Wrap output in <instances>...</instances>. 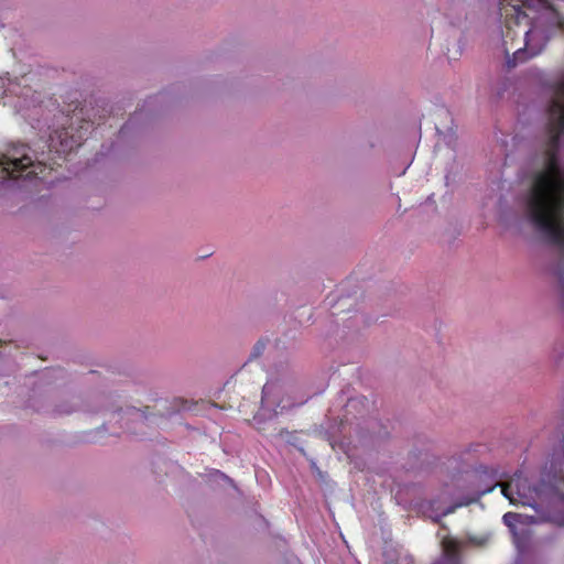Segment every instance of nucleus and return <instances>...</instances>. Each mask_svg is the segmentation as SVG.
<instances>
[{
	"label": "nucleus",
	"mask_w": 564,
	"mask_h": 564,
	"mask_svg": "<svg viewBox=\"0 0 564 564\" xmlns=\"http://www.w3.org/2000/svg\"><path fill=\"white\" fill-rule=\"evenodd\" d=\"M524 215L540 234L555 243H564V169L554 154L534 177Z\"/></svg>",
	"instance_id": "1"
},
{
	"label": "nucleus",
	"mask_w": 564,
	"mask_h": 564,
	"mask_svg": "<svg viewBox=\"0 0 564 564\" xmlns=\"http://www.w3.org/2000/svg\"><path fill=\"white\" fill-rule=\"evenodd\" d=\"M516 20L518 30L514 31V39L506 48V53L507 55L512 54L514 61H523L541 51V35L529 30V21L524 13H517Z\"/></svg>",
	"instance_id": "2"
},
{
	"label": "nucleus",
	"mask_w": 564,
	"mask_h": 564,
	"mask_svg": "<svg viewBox=\"0 0 564 564\" xmlns=\"http://www.w3.org/2000/svg\"><path fill=\"white\" fill-rule=\"evenodd\" d=\"M364 300V294L357 290H341L334 299L333 308L336 313H350L357 311Z\"/></svg>",
	"instance_id": "3"
},
{
	"label": "nucleus",
	"mask_w": 564,
	"mask_h": 564,
	"mask_svg": "<svg viewBox=\"0 0 564 564\" xmlns=\"http://www.w3.org/2000/svg\"><path fill=\"white\" fill-rule=\"evenodd\" d=\"M30 166H32V160L29 156L0 160V171L11 177H19Z\"/></svg>",
	"instance_id": "4"
},
{
	"label": "nucleus",
	"mask_w": 564,
	"mask_h": 564,
	"mask_svg": "<svg viewBox=\"0 0 564 564\" xmlns=\"http://www.w3.org/2000/svg\"><path fill=\"white\" fill-rule=\"evenodd\" d=\"M551 119L558 124H563L564 120V77L556 93L555 99L551 107Z\"/></svg>",
	"instance_id": "5"
},
{
	"label": "nucleus",
	"mask_w": 564,
	"mask_h": 564,
	"mask_svg": "<svg viewBox=\"0 0 564 564\" xmlns=\"http://www.w3.org/2000/svg\"><path fill=\"white\" fill-rule=\"evenodd\" d=\"M516 484L514 482H510V484H507L502 487V494L512 502V503H516L517 500L512 497V491H513V488H514Z\"/></svg>",
	"instance_id": "6"
},
{
	"label": "nucleus",
	"mask_w": 564,
	"mask_h": 564,
	"mask_svg": "<svg viewBox=\"0 0 564 564\" xmlns=\"http://www.w3.org/2000/svg\"><path fill=\"white\" fill-rule=\"evenodd\" d=\"M506 523L513 528L517 523L521 522V517L519 514L508 513L505 516Z\"/></svg>",
	"instance_id": "7"
},
{
	"label": "nucleus",
	"mask_w": 564,
	"mask_h": 564,
	"mask_svg": "<svg viewBox=\"0 0 564 564\" xmlns=\"http://www.w3.org/2000/svg\"><path fill=\"white\" fill-rule=\"evenodd\" d=\"M444 544H445V547H446L447 550H449L451 547H453V546H454L455 542H454V541H452V540H449V541H445V542H444Z\"/></svg>",
	"instance_id": "8"
}]
</instances>
